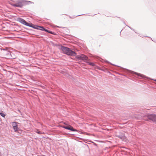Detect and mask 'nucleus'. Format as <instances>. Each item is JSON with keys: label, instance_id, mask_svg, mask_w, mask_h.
I'll return each mask as SVG.
<instances>
[{"label": "nucleus", "instance_id": "2", "mask_svg": "<svg viewBox=\"0 0 156 156\" xmlns=\"http://www.w3.org/2000/svg\"><path fill=\"white\" fill-rule=\"evenodd\" d=\"M143 119L146 121L151 120L156 122V115L154 114H148L144 117Z\"/></svg>", "mask_w": 156, "mask_h": 156}, {"label": "nucleus", "instance_id": "10", "mask_svg": "<svg viewBox=\"0 0 156 156\" xmlns=\"http://www.w3.org/2000/svg\"><path fill=\"white\" fill-rule=\"evenodd\" d=\"M126 70L127 71H128L129 72L131 73L136 74L137 75H138V76H140L141 77L144 78L145 77V76L143 74H140V73H136L135 72H132L131 71L129 70L128 69H126Z\"/></svg>", "mask_w": 156, "mask_h": 156}, {"label": "nucleus", "instance_id": "20", "mask_svg": "<svg viewBox=\"0 0 156 156\" xmlns=\"http://www.w3.org/2000/svg\"><path fill=\"white\" fill-rule=\"evenodd\" d=\"M153 80L155 81H156V80Z\"/></svg>", "mask_w": 156, "mask_h": 156}, {"label": "nucleus", "instance_id": "3", "mask_svg": "<svg viewBox=\"0 0 156 156\" xmlns=\"http://www.w3.org/2000/svg\"><path fill=\"white\" fill-rule=\"evenodd\" d=\"M117 137L120 139L126 142L127 141V138L125 135L124 132H120L116 134Z\"/></svg>", "mask_w": 156, "mask_h": 156}, {"label": "nucleus", "instance_id": "8", "mask_svg": "<svg viewBox=\"0 0 156 156\" xmlns=\"http://www.w3.org/2000/svg\"><path fill=\"white\" fill-rule=\"evenodd\" d=\"M62 127L66 129L72 131H76V129H74L70 125L68 126H62Z\"/></svg>", "mask_w": 156, "mask_h": 156}, {"label": "nucleus", "instance_id": "15", "mask_svg": "<svg viewBox=\"0 0 156 156\" xmlns=\"http://www.w3.org/2000/svg\"><path fill=\"white\" fill-rule=\"evenodd\" d=\"M43 31H46L48 33L49 32V30H47V29H46L45 28H44V30Z\"/></svg>", "mask_w": 156, "mask_h": 156}, {"label": "nucleus", "instance_id": "19", "mask_svg": "<svg viewBox=\"0 0 156 156\" xmlns=\"http://www.w3.org/2000/svg\"><path fill=\"white\" fill-rule=\"evenodd\" d=\"M81 15H77V16H76V17H77V16H81Z\"/></svg>", "mask_w": 156, "mask_h": 156}, {"label": "nucleus", "instance_id": "9", "mask_svg": "<svg viewBox=\"0 0 156 156\" xmlns=\"http://www.w3.org/2000/svg\"><path fill=\"white\" fill-rule=\"evenodd\" d=\"M27 26L30 27L32 28H33L36 29H39V26L34 25L32 23H31L30 24L28 23V25Z\"/></svg>", "mask_w": 156, "mask_h": 156}, {"label": "nucleus", "instance_id": "5", "mask_svg": "<svg viewBox=\"0 0 156 156\" xmlns=\"http://www.w3.org/2000/svg\"><path fill=\"white\" fill-rule=\"evenodd\" d=\"M24 4V1L23 0H19L17 1L16 3L13 4L12 5L14 7H22Z\"/></svg>", "mask_w": 156, "mask_h": 156}, {"label": "nucleus", "instance_id": "16", "mask_svg": "<svg viewBox=\"0 0 156 156\" xmlns=\"http://www.w3.org/2000/svg\"><path fill=\"white\" fill-rule=\"evenodd\" d=\"M48 33H50L51 34H54V33L52 32L51 31H49V32Z\"/></svg>", "mask_w": 156, "mask_h": 156}, {"label": "nucleus", "instance_id": "21", "mask_svg": "<svg viewBox=\"0 0 156 156\" xmlns=\"http://www.w3.org/2000/svg\"><path fill=\"white\" fill-rule=\"evenodd\" d=\"M28 2L30 3V2H30V1H29V2Z\"/></svg>", "mask_w": 156, "mask_h": 156}, {"label": "nucleus", "instance_id": "12", "mask_svg": "<svg viewBox=\"0 0 156 156\" xmlns=\"http://www.w3.org/2000/svg\"><path fill=\"white\" fill-rule=\"evenodd\" d=\"M0 115L3 117H4L5 116V115L2 112H0Z\"/></svg>", "mask_w": 156, "mask_h": 156}, {"label": "nucleus", "instance_id": "17", "mask_svg": "<svg viewBox=\"0 0 156 156\" xmlns=\"http://www.w3.org/2000/svg\"><path fill=\"white\" fill-rule=\"evenodd\" d=\"M127 26L128 27H129V28L130 29H131V30H133V31H134V30L133 29V28H131V27H129V26Z\"/></svg>", "mask_w": 156, "mask_h": 156}, {"label": "nucleus", "instance_id": "7", "mask_svg": "<svg viewBox=\"0 0 156 156\" xmlns=\"http://www.w3.org/2000/svg\"><path fill=\"white\" fill-rule=\"evenodd\" d=\"M17 20L20 23L26 26H27L28 25V23L25 20L22 18H18L17 19Z\"/></svg>", "mask_w": 156, "mask_h": 156}, {"label": "nucleus", "instance_id": "14", "mask_svg": "<svg viewBox=\"0 0 156 156\" xmlns=\"http://www.w3.org/2000/svg\"><path fill=\"white\" fill-rule=\"evenodd\" d=\"M36 133L38 134H41L42 133L40 131L38 130H37V131L36 132Z\"/></svg>", "mask_w": 156, "mask_h": 156}, {"label": "nucleus", "instance_id": "11", "mask_svg": "<svg viewBox=\"0 0 156 156\" xmlns=\"http://www.w3.org/2000/svg\"><path fill=\"white\" fill-rule=\"evenodd\" d=\"M44 28L42 26H39V29L38 30H44Z\"/></svg>", "mask_w": 156, "mask_h": 156}, {"label": "nucleus", "instance_id": "13", "mask_svg": "<svg viewBox=\"0 0 156 156\" xmlns=\"http://www.w3.org/2000/svg\"><path fill=\"white\" fill-rule=\"evenodd\" d=\"M87 62L91 66H94L95 65L94 64V63L90 62Z\"/></svg>", "mask_w": 156, "mask_h": 156}, {"label": "nucleus", "instance_id": "4", "mask_svg": "<svg viewBox=\"0 0 156 156\" xmlns=\"http://www.w3.org/2000/svg\"><path fill=\"white\" fill-rule=\"evenodd\" d=\"M76 58L78 59L82 60L85 62H87L88 59V58L86 56L82 54L76 55Z\"/></svg>", "mask_w": 156, "mask_h": 156}, {"label": "nucleus", "instance_id": "18", "mask_svg": "<svg viewBox=\"0 0 156 156\" xmlns=\"http://www.w3.org/2000/svg\"><path fill=\"white\" fill-rule=\"evenodd\" d=\"M107 62H108V63H110V64H112V65H113L115 66V65H114V64H112V63H110L109 62H108V61H107ZM115 66H116V65H115Z\"/></svg>", "mask_w": 156, "mask_h": 156}, {"label": "nucleus", "instance_id": "1", "mask_svg": "<svg viewBox=\"0 0 156 156\" xmlns=\"http://www.w3.org/2000/svg\"><path fill=\"white\" fill-rule=\"evenodd\" d=\"M61 49L64 54L67 55L75 56L76 55V52L67 47L62 46Z\"/></svg>", "mask_w": 156, "mask_h": 156}, {"label": "nucleus", "instance_id": "6", "mask_svg": "<svg viewBox=\"0 0 156 156\" xmlns=\"http://www.w3.org/2000/svg\"><path fill=\"white\" fill-rule=\"evenodd\" d=\"M18 123L16 122H11L13 128L15 132H17L18 130V127L17 124Z\"/></svg>", "mask_w": 156, "mask_h": 156}]
</instances>
